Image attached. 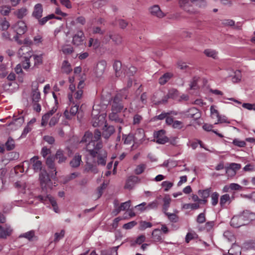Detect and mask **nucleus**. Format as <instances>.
I'll return each instance as SVG.
<instances>
[{"mask_svg":"<svg viewBox=\"0 0 255 255\" xmlns=\"http://www.w3.org/2000/svg\"><path fill=\"white\" fill-rule=\"evenodd\" d=\"M40 185L43 190L46 189L47 186L51 182L49 176L46 170H42L39 174Z\"/></svg>","mask_w":255,"mask_h":255,"instance_id":"nucleus-4","label":"nucleus"},{"mask_svg":"<svg viewBox=\"0 0 255 255\" xmlns=\"http://www.w3.org/2000/svg\"><path fill=\"white\" fill-rule=\"evenodd\" d=\"M81 162V156L76 154L70 161V164L71 167L76 168L80 166Z\"/></svg>","mask_w":255,"mask_h":255,"instance_id":"nucleus-25","label":"nucleus"},{"mask_svg":"<svg viewBox=\"0 0 255 255\" xmlns=\"http://www.w3.org/2000/svg\"><path fill=\"white\" fill-rule=\"evenodd\" d=\"M179 92L176 89H171L168 91L167 95L169 98L175 99L178 96Z\"/></svg>","mask_w":255,"mask_h":255,"instance_id":"nucleus-44","label":"nucleus"},{"mask_svg":"<svg viewBox=\"0 0 255 255\" xmlns=\"http://www.w3.org/2000/svg\"><path fill=\"white\" fill-rule=\"evenodd\" d=\"M200 206L199 204L197 203H189V204H185L183 206V208L185 209H192L195 210L199 208Z\"/></svg>","mask_w":255,"mask_h":255,"instance_id":"nucleus-53","label":"nucleus"},{"mask_svg":"<svg viewBox=\"0 0 255 255\" xmlns=\"http://www.w3.org/2000/svg\"><path fill=\"white\" fill-rule=\"evenodd\" d=\"M78 108L79 106L77 105H75L71 107L69 112L68 111V110H65L64 113V115L66 118L68 120L71 119L72 117L75 116L78 112Z\"/></svg>","mask_w":255,"mask_h":255,"instance_id":"nucleus-15","label":"nucleus"},{"mask_svg":"<svg viewBox=\"0 0 255 255\" xmlns=\"http://www.w3.org/2000/svg\"><path fill=\"white\" fill-rule=\"evenodd\" d=\"M233 144L235 146L239 147H243L246 145V143L244 140H241L238 138H235L232 142Z\"/></svg>","mask_w":255,"mask_h":255,"instance_id":"nucleus-55","label":"nucleus"},{"mask_svg":"<svg viewBox=\"0 0 255 255\" xmlns=\"http://www.w3.org/2000/svg\"><path fill=\"white\" fill-rule=\"evenodd\" d=\"M32 56H30V57H24V60L22 61L21 65L23 67V68L25 70H27L29 69L30 66V58Z\"/></svg>","mask_w":255,"mask_h":255,"instance_id":"nucleus-51","label":"nucleus"},{"mask_svg":"<svg viewBox=\"0 0 255 255\" xmlns=\"http://www.w3.org/2000/svg\"><path fill=\"white\" fill-rule=\"evenodd\" d=\"M35 237V231L31 230L21 234L19 236V238H24L27 239L28 240L31 241L32 240L33 238Z\"/></svg>","mask_w":255,"mask_h":255,"instance_id":"nucleus-40","label":"nucleus"},{"mask_svg":"<svg viewBox=\"0 0 255 255\" xmlns=\"http://www.w3.org/2000/svg\"><path fill=\"white\" fill-rule=\"evenodd\" d=\"M86 169L88 171H91L94 173H97L98 172V170L96 166L94 165L91 163H87L86 164Z\"/></svg>","mask_w":255,"mask_h":255,"instance_id":"nucleus-56","label":"nucleus"},{"mask_svg":"<svg viewBox=\"0 0 255 255\" xmlns=\"http://www.w3.org/2000/svg\"><path fill=\"white\" fill-rule=\"evenodd\" d=\"M119 95H116L111 102L112 111L121 112L124 109L122 100L119 99Z\"/></svg>","mask_w":255,"mask_h":255,"instance_id":"nucleus-2","label":"nucleus"},{"mask_svg":"<svg viewBox=\"0 0 255 255\" xmlns=\"http://www.w3.org/2000/svg\"><path fill=\"white\" fill-rule=\"evenodd\" d=\"M197 222L199 224H202L206 221L205 215L204 213H200L197 218Z\"/></svg>","mask_w":255,"mask_h":255,"instance_id":"nucleus-64","label":"nucleus"},{"mask_svg":"<svg viewBox=\"0 0 255 255\" xmlns=\"http://www.w3.org/2000/svg\"><path fill=\"white\" fill-rule=\"evenodd\" d=\"M152 226L150 222H147L146 221H141L139 223V229L141 231H143L147 228H150Z\"/></svg>","mask_w":255,"mask_h":255,"instance_id":"nucleus-49","label":"nucleus"},{"mask_svg":"<svg viewBox=\"0 0 255 255\" xmlns=\"http://www.w3.org/2000/svg\"><path fill=\"white\" fill-rule=\"evenodd\" d=\"M107 66V62L105 60L100 61L97 65L95 73L97 77H101L105 72Z\"/></svg>","mask_w":255,"mask_h":255,"instance_id":"nucleus-11","label":"nucleus"},{"mask_svg":"<svg viewBox=\"0 0 255 255\" xmlns=\"http://www.w3.org/2000/svg\"><path fill=\"white\" fill-rule=\"evenodd\" d=\"M121 112L112 111L109 115V119L110 121L115 122L116 123H123V119L120 117L119 113Z\"/></svg>","mask_w":255,"mask_h":255,"instance_id":"nucleus-17","label":"nucleus"},{"mask_svg":"<svg viewBox=\"0 0 255 255\" xmlns=\"http://www.w3.org/2000/svg\"><path fill=\"white\" fill-rule=\"evenodd\" d=\"M232 82L234 83H238L241 81L242 78L241 72L240 70H236L234 73V75L230 76Z\"/></svg>","mask_w":255,"mask_h":255,"instance_id":"nucleus-37","label":"nucleus"},{"mask_svg":"<svg viewBox=\"0 0 255 255\" xmlns=\"http://www.w3.org/2000/svg\"><path fill=\"white\" fill-rule=\"evenodd\" d=\"M84 39V32L82 30H79L73 36L72 43L76 46H80L83 44Z\"/></svg>","mask_w":255,"mask_h":255,"instance_id":"nucleus-6","label":"nucleus"},{"mask_svg":"<svg viewBox=\"0 0 255 255\" xmlns=\"http://www.w3.org/2000/svg\"><path fill=\"white\" fill-rule=\"evenodd\" d=\"M230 224L235 228H239L246 225V222L243 220L240 215L234 216L231 219Z\"/></svg>","mask_w":255,"mask_h":255,"instance_id":"nucleus-7","label":"nucleus"},{"mask_svg":"<svg viewBox=\"0 0 255 255\" xmlns=\"http://www.w3.org/2000/svg\"><path fill=\"white\" fill-rule=\"evenodd\" d=\"M173 185V183L172 182L168 181H163L162 184L161 186L164 188V191H168Z\"/></svg>","mask_w":255,"mask_h":255,"instance_id":"nucleus-59","label":"nucleus"},{"mask_svg":"<svg viewBox=\"0 0 255 255\" xmlns=\"http://www.w3.org/2000/svg\"><path fill=\"white\" fill-rule=\"evenodd\" d=\"M38 198L41 201H45L48 200L52 206L54 211L56 213L58 212V208L57 205V202L54 197H52L50 195H47L46 196L39 195L38 196Z\"/></svg>","mask_w":255,"mask_h":255,"instance_id":"nucleus-8","label":"nucleus"},{"mask_svg":"<svg viewBox=\"0 0 255 255\" xmlns=\"http://www.w3.org/2000/svg\"><path fill=\"white\" fill-rule=\"evenodd\" d=\"M240 215L243 217L244 222H246V225L248 224L250 221L252 220L255 217V214L248 210L243 211Z\"/></svg>","mask_w":255,"mask_h":255,"instance_id":"nucleus-22","label":"nucleus"},{"mask_svg":"<svg viewBox=\"0 0 255 255\" xmlns=\"http://www.w3.org/2000/svg\"><path fill=\"white\" fill-rule=\"evenodd\" d=\"M173 76V74L170 72L164 73L158 79V83L160 85H165L171 78Z\"/></svg>","mask_w":255,"mask_h":255,"instance_id":"nucleus-21","label":"nucleus"},{"mask_svg":"<svg viewBox=\"0 0 255 255\" xmlns=\"http://www.w3.org/2000/svg\"><path fill=\"white\" fill-rule=\"evenodd\" d=\"M43 9L41 3H37L34 6L33 11L32 13V17L35 19H39L42 16Z\"/></svg>","mask_w":255,"mask_h":255,"instance_id":"nucleus-10","label":"nucleus"},{"mask_svg":"<svg viewBox=\"0 0 255 255\" xmlns=\"http://www.w3.org/2000/svg\"><path fill=\"white\" fill-rule=\"evenodd\" d=\"M109 37L117 45L121 44L122 43V37L119 34L110 35Z\"/></svg>","mask_w":255,"mask_h":255,"instance_id":"nucleus-45","label":"nucleus"},{"mask_svg":"<svg viewBox=\"0 0 255 255\" xmlns=\"http://www.w3.org/2000/svg\"><path fill=\"white\" fill-rule=\"evenodd\" d=\"M219 194L216 192H213L211 194V203L213 206H215L218 204L219 201Z\"/></svg>","mask_w":255,"mask_h":255,"instance_id":"nucleus-47","label":"nucleus"},{"mask_svg":"<svg viewBox=\"0 0 255 255\" xmlns=\"http://www.w3.org/2000/svg\"><path fill=\"white\" fill-rule=\"evenodd\" d=\"M149 10L151 14L158 17H162L164 16L163 12L161 11L158 5H154L152 6L150 8Z\"/></svg>","mask_w":255,"mask_h":255,"instance_id":"nucleus-23","label":"nucleus"},{"mask_svg":"<svg viewBox=\"0 0 255 255\" xmlns=\"http://www.w3.org/2000/svg\"><path fill=\"white\" fill-rule=\"evenodd\" d=\"M12 232L9 226L5 225L4 226H0V238L4 239L7 236L10 235Z\"/></svg>","mask_w":255,"mask_h":255,"instance_id":"nucleus-19","label":"nucleus"},{"mask_svg":"<svg viewBox=\"0 0 255 255\" xmlns=\"http://www.w3.org/2000/svg\"><path fill=\"white\" fill-rule=\"evenodd\" d=\"M244 247L247 250H255V242H249L244 244Z\"/></svg>","mask_w":255,"mask_h":255,"instance_id":"nucleus-63","label":"nucleus"},{"mask_svg":"<svg viewBox=\"0 0 255 255\" xmlns=\"http://www.w3.org/2000/svg\"><path fill=\"white\" fill-rule=\"evenodd\" d=\"M146 237L144 235H141L137 237L134 242L131 244L132 246H134L135 244L141 245L145 241Z\"/></svg>","mask_w":255,"mask_h":255,"instance_id":"nucleus-54","label":"nucleus"},{"mask_svg":"<svg viewBox=\"0 0 255 255\" xmlns=\"http://www.w3.org/2000/svg\"><path fill=\"white\" fill-rule=\"evenodd\" d=\"M187 116L188 118H192L194 120H197L200 118L201 116L199 110L196 108H191L187 112Z\"/></svg>","mask_w":255,"mask_h":255,"instance_id":"nucleus-12","label":"nucleus"},{"mask_svg":"<svg viewBox=\"0 0 255 255\" xmlns=\"http://www.w3.org/2000/svg\"><path fill=\"white\" fill-rule=\"evenodd\" d=\"M211 192V188H207L205 190H199L198 193L203 199H207L210 196Z\"/></svg>","mask_w":255,"mask_h":255,"instance_id":"nucleus-43","label":"nucleus"},{"mask_svg":"<svg viewBox=\"0 0 255 255\" xmlns=\"http://www.w3.org/2000/svg\"><path fill=\"white\" fill-rule=\"evenodd\" d=\"M231 202V198L229 194H226L222 195L220 197V205L221 208H224L225 204L229 202L230 203Z\"/></svg>","mask_w":255,"mask_h":255,"instance_id":"nucleus-32","label":"nucleus"},{"mask_svg":"<svg viewBox=\"0 0 255 255\" xmlns=\"http://www.w3.org/2000/svg\"><path fill=\"white\" fill-rule=\"evenodd\" d=\"M28 10L26 7H21L14 12L15 15L19 19H21L27 14Z\"/></svg>","mask_w":255,"mask_h":255,"instance_id":"nucleus-28","label":"nucleus"},{"mask_svg":"<svg viewBox=\"0 0 255 255\" xmlns=\"http://www.w3.org/2000/svg\"><path fill=\"white\" fill-rule=\"evenodd\" d=\"M193 3L196 2V5L199 7H205L207 5V2L205 0H190Z\"/></svg>","mask_w":255,"mask_h":255,"instance_id":"nucleus-57","label":"nucleus"},{"mask_svg":"<svg viewBox=\"0 0 255 255\" xmlns=\"http://www.w3.org/2000/svg\"><path fill=\"white\" fill-rule=\"evenodd\" d=\"M103 144L102 142L98 141L95 145L94 142H92L89 145L86 146V150L90 155L93 158L98 156V164L105 166L106 163L107 153L105 150L102 149Z\"/></svg>","mask_w":255,"mask_h":255,"instance_id":"nucleus-1","label":"nucleus"},{"mask_svg":"<svg viewBox=\"0 0 255 255\" xmlns=\"http://www.w3.org/2000/svg\"><path fill=\"white\" fill-rule=\"evenodd\" d=\"M57 110V107L56 106H54L50 111L42 116L41 120V125L42 126H44L47 124L50 117L56 112Z\"/></svg>","mask_w":255,"mask_h":255,"instance_id":"nucleus-16","label":"nucleus"},{"mask_svg":"<svg viewBox=\"0 0 255 255\" xmlns=\"http://www.w3.org/2000/svg\"><path fill=\"white\" fill-rule=\"evenodd\" d=\"M154 242H162L161 232L158 229H154L151 234Z\"/></svg>","mask_w":255,"mask_h":255,"instance_id":"nucleus-30","label":"nucleus"},{"mask_svg":"<svg viewBox=\"0 0 255 255\" xmlns=\"http://www.w3.org/2000/svg\"><path fill=\"white\" fill-rule=\"evenodd\" d=\"M130 203H131V202L130 200H128L127 202L122 203L121 204V205L119 206L120 210H119V211H121L122 210L124 211V210L129 209V208L130 206Z\"/></svg>","mask_w":255,"mask_h":255,"instance_id":"nucleus-60","label":"nucleus"},{"mask_svg":"<svg viewBox=\"0 0 255 255\" xmlns=\"http://www.w3.org/2000/svg\"><path fill=\"white\" fill-rule=\"evenodd\" d=\"M79 174L80 173L78 172H74L69 175H67L63 178V183L66 184L70 181L75 179L79 175Z\"/></svg>","mask_w":255,"mask_h":255,"instance_id":"nucleus-39","label":"nucleus"},{"mask_svg":"<svg viewBox=\"0 0 255 255\" xmlns=\"http://www.w3.org/2000/svg\"><path fill=\"white\" fill-rule=\"evenodd\" d=\"M54 157L58 160L59 163L64 162L67 159V157L64 155L63 151L61 150H58Z\"/></svg>","mask_w":255,"mask_h":255,"instance_id":"nucleus-33","label":"nucleus"},{"mask_svg":"<svg viewBox=\"0 0 255 255\" xmlns=\"http://www.w3.org/2000/svg\"><path fill=\"white\" fill-rule=\"evenodd\" d=\"M101 136V131L98 129H96L94 131V135H93V138L92 139V141H91L87 145H89L91 142H94L95 145H96V143L98 142V140L100 138Z\"/></svg>","mask_w":255,"mask_h":255,"instance_id":"nucleus-42","label":"nucleus"},{"mask_svg":"<svg viewBox=\"0 0 255 255\" xmlns=\"http://www.w3.org/2000/svg\"><path fill=\"white\" fill-rule=\"evenodd\" d=\"M116 95H119V99L120 100L124 99H128V92L127 89H124L122 90H121L118 93H117Z\"/></svg>","mask_w":255,"mask_h":255,"instance_id":"nucleus-46","label":"nucleus"},{"mask_svg":"<svg viewBox=\"0 0 255 255\" xmlns=\"http://www.w3.org/2000/svg\"><path fill=\"white\" fill-rule=\"evenodd\" d=\"M198 80V78L196 77H194L191 83L190 84V89L195 90L198 88L197 82Z\"/></svg>","mask_w":255,"mask_h":255,"instance_id":"nucleus-61","label":"nucleus"},{"mask_svg":"<svg viewBox=\"0 0 255 255\" xmlns=\"http://www.w3.org/2000/svg\"><path fill=\"white\" fill-rule=\"evenodd\" d=\"M159 199V198H158V199L154 200L152 202H150L147 204L146 203L145 209L146 210L157 209L160 204L158 200Z\"/></svg>","mask_w":255,"mask_h":255,"instance_id":"nucleus-24","label":"nucleus"},{"mask_svg":"<svg viewBox=\"0 0 255 255\" xmlns=\"http://www.w3.org/2000/svg\"><path fill=\"white\" fill-rule=\"evenodd\" d=\"M163 205L162 207V211L165 214V213H167L166 211H167L168 208L170 206V202H171V198L169 197V196H166L163 199Z\"/></svg>","mask_w":255,"mask_h":255,"instance_id":"nucleus-35","label":"nucleus"},{"mask_svg":"<svg viewBox=\"0 0 255 255\" xmlns=\"http://www.w3.org/2000/svg\"><path fill=\"white\" fill-rule=\"evenodd\" d=\"M55 157L54 156H49L47 158L46 163L48 167L51 169L53 170V172H54V174L51 173V176L52 178H54L56 176L57 172L56 171V167L54 163Z\"/></svg>","mask_w":255,"mask_h":255,"instance_id":"nucleus-13","label":"nucleus"},{"mask_svg":"<svg viewBox=\"0 0 255 255\" xmlns=\"http://www.w3.org/2000/svg\"><path fill=\"white\" fill-rule=\"evenodd\" d=\"M115 129L114 126H108L107 125H105L103 128L102 136L105 139H108L110 136L115 132Z\"/></svg>","mask_w":255,"mask_h":255,"instance_id":"nucleus-14","label":"nucleus"},{"mask_svg":"<svg viewBox=\"0 0 255 255\" xmlns=\"http://www.w3.org/2000/svg\"><path fill=\"white\" fill-rule=\"evenodd\" d=\"M10 26L9 23L6 20V18H0V29L4 31Z\"/></svg>","mask_w":255,"mask_h":255,"instance_id":"nucleus-41","label":"nucleus"},{"mask_svg":"<svg viewBox=\"0 0 255 255\" xmlns=\"http://www.w3.org/2000/svg\"><path fill=\"white\" fill-rule=\"evenodd\" d=\"M61 117V114L57 113L54 117H53L49 123L50 127L54 126L59 121V118Z\"/></svg>","mask_w":255,"mask_h":255,"instance_id":"nucleus-48","label":"nucleus"},{"mask_svg":"<svg viewBox=\"0 0 255 255\" xmlns=\"http://www.w3.org/2000/svg\"><path fill=\"white\" fill-rule=\"evenodd\" d=\"M40 99V93L38 90L37 84L36 88L32 91V100L33 103H36L39 102Z\"/></svg>","mask_w":255,"mask_h":255,"instance_id":"nucleus-29","label":"nucleus"},{"mask_svg":"<svg viewBox=\"0 0 255 255\" xmlns=\"http://www.w3.org/2000/svg\"><path fill=\"white\" fill-rule=\"evenodd\" d=\"M113 68L115 71L116 77H120L122 76V63L119 61H116L113 64Z\"/></svg>","mask_w":255,"mask_h":255,"instance_id":"nucleus-26","label":"nucleus"},{"mask_svg":"<svg viewBox=\"0 0 255 255\" xmlns=\"http://www.w3.org/2000/svg\"><path fill=\"white\" fill-rule=\"evenodd\" d=\"M165 214L168 217V219L171 222L176 223L178 221V218L175 214L167 212Z\"/></svg>","mask_w":255,"mask_h":255,"instance_id":"nucleus-58","label":"nucleus"},{"mask_svg":"<svg viewBox=\"0 0 255 255\" xmlns=\"http://www.w3.org/2000/svg\"><path fill=\"white\" fill-rule=\"evenodd\" d=\"M140 179L135 175L129 176L126 180L125 188L128 190L132 189L134 186L140 182Z\"/></svg>","mask_w":255,"mask_h":255,"instance_id":"nucleus-3","label":"nucleus"},{"mask_svg":"<svg viewBox=\"0 0 255 255\" xmlns=\"http://www.w3.org/2000/svg\"><path fill=\"white\" fill-rule=\"evenodd\" d=\"M241 168V165L240 164L232 163L230 164L229 167L226 168V173H228L230 170H233V174H236V170H239Z\"/></svg>","mask_w":255,"mask_h":255,"instance_id":"nucleus-34","label":"nucleus"},{"mask_svg":"<svg viewBox=\"0 0 255 255\" xmlns=\"http://www.w3.org/2000/svg\"><path fill=\"white\" fill-rule=\"evenodd\" d=\"M105 31L104 30H102L99 26H94L92 27V32L93 34H99L100 35H103L105 33Z\"/></svg>","mask_w":255,"mask_h":255,"instance_id":"nucleus-62","label":"nucleus"},{"mask_svg":"<svg viewBox=\"0 0 255 255\" xmlns=\"http://www.w3.org/2000/svg\"><path fill=\"white\" fill-rule=\"evenodd\" d=\"M123 139L124 140V143L126 144H130L132 141L134 142V137L132 134H128V135L123 134ZM136 145L137 144H134V143L132 147L134 146H136Z\"/></svg>","mask_w":255,"mask_h":255,"instance_id":"nucleus-27","label":"nucleus"},{"mask_svg":"<svg viewBox=\"0 0 255 255\" xmlns=\"http://www.w3.org/2000/svg\"><path fill=\"white\" fill-rule=\"evenodd\" d=\"M15 29L17 34L21 35L26 32L27 26L24 22L19 21L15 25Z\"/></svg>","mask_w":255,"mask_h":255,"instance_id":"nucleus-18","label":"nucleus"},{"mask_svg":"<svg viewBox=\"0 0 255 255\" xmlns=\"http://www.w3.org/2000/svg\"><path fill=\"white\" fill-rule=\"evenodd\" d=\"M133 136L134 137V144H137L136 146H137L144 140V131L143 129L141 128L137 129Z\"/></svg>","mask_w":255,"mask_h":255,"instance_id":"nucleus-9","label":"nucleus"},{"mask_svg":"<svg viewBox=\"0 0 255 255\" xmlns=\"http://www.w3.org/2000/svg\"><path fill=\"white\" fill-rule=\"evenodd\" d=\"M204 53L207 56L214 59L216 58L217 55V52L215 50L212 49H206L204 50Z\"/></svg>","mask_w":255,"mask_h":255,"instance_id":"nucleus-50","label":"nucleus"},{"mask_svg":"<svg viewBox=\"0 0 255 255\" xmlns=\"http://www.w3.org/2000/svg\"><path fill=\"white\" fill-rule=\"evenodd\" d=\"M165 131L163 129L160 130L154 133V136L156 139V142L159 144H164L169 141L168 138L165 135Z\"/></svg>","mask_w":255,"mask_h":255,"instance_id":"nucleus-5","label":"nucleus"},{"mask_svg":"<svg viewBox=\"0 0 255 255\" xmlns=\"http://www.w3.org/2000/svg\"><path fill=\"white\" fill-rule=\"evenodd\" d=\"M146 168V165L144 164H140L137 165L134 169V173L136 175L141 174L144 171Z\"/></svg>","mask_w":255,"mask_h":255,"instance_id":"nucleus-52","label":"nucleus"},{"mask_svg":"<svg viewBox=\"0 0 255 255\" xmlns=\"http://www.w3.org/2000/svg\"><path fill=\"white\" fill-rule=\"evenodd\" d=\"M61 68L62 72L66 74L70 73L72 70L70 63L67 60L63 62Z\"/></svg>","mask_w":255,"mask_h":255,"instance_id":"nucleus-36","label":"nucleus"},{"mask_svg":"<svg viewBox=\"0 0 255 255\" xmlns=\"http://www.w3.org/2000/svg\"><path fill=\"white\" fill-rule=\"evenodd\" d=\"M93 138V133L90 131H86L85 133V134L83 136L81 140L80 141V143H84L89 142V143L92 141Z\"/></svg>","mask_w":255,"mask_h":255,"instance_id":"nucleus-38","label":"nucleus"},{"mask_svg":"<svg viewBox=\"0 0 255 255\" xmlns=\"http://www.w3.org/2000/svg\"><path fill=\"white\" fill-rule=\"evenodd\" d=\"M38 157L35 156L30 160V162L33 163V169L35 172H38L42 169V162L38 160Z\"/></svg>","mask_w":255,"mask_h":255,"instance_id":"nucleus-20","label":"nucleus"},{"mask_svg":"<svg viewBox=\"0 0 255 255\" xmlns=\"http://www.w3.org/2000/svg\"><path fill=\"white\" fill-rule=\"evenodd\" d=\"M5 146L7 151L12 150L15 147V143L14 140L11 137H9L5 143Z\"/></svg>","mask_w":255,"mask_h":255,"instance_id":"nucleus-31","label":"nucleus"}]
</instances>
